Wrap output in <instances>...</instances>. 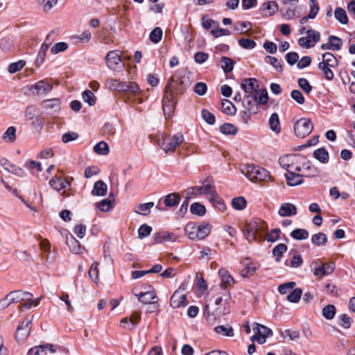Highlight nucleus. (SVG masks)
<instances>
[{"mask_svg": "<svg viewBox=\"0 0 355 355\" xmlns=\"http://www.w3.org/2000/svg\"><path fill=\"white\" fill-rule=\"evenodd\" d=\"M186 88L183 80H175L171 77L165 87L162 99L163 111L165 115L170 116L173 112L176 101V95L182 94Z\"/></svg>", "mask_w": 355, "mask_h": 355, "instance_id": "obj_1", "label": "nucleus"}, {"mask_svg": "<svg viewBox=\"0 0 355 355\" xmlns=\"http://www.w3.org/2000/svg\"><path fill=\"white\" fill-rule=\"evenodd\" d=\"M105 85L110 89L123 92L124 97L126 95L137 96L141 92L135 82H121L117 79L107 78L105 80Z\"/></svg>", "mask_w": 355, "mask_h": 355, "instance_id": "obj_2", "label": "nucleus"}, {"mask_svg": "<svg viewBox=\"0 0 355 355\" xmlns=\"http://www.w3.org/2000/svg\"><path fill=\"white\" fill-rule=\"evenodd\" d=\"M241 171L251 181H267L270 178L269 172L259 166L243 165Z\"/></svg>", "mask_w": 355, "mask_h": 355, "instance_id": "obj_3", "label": "nucleus"}, {"mask_svg": "<svg viewBox=\"0 0 355 355\" xmlns=\"http://www.w3.org/2000/svg\"><path fill=\"white\" fill-rule=\"evenodd\" d=\"M266 229L267 225L264 221L256 219L245 224L244 235L249 242H252L256 241L257 236H260Z\"/></svg>", "mask_w": 355, "mask_h": 355, "instance_id": "obj_4", "label": "nucleus"}, {"mask_svg": "<svg viewBox=\"0 0 355 355\" xmlns=\"http://www.w3.org/2000/svg\"><path fill=\"white\" fill-rule=\"evenodd\" d=\"M184 141L183 135L180 133L163 137L162 141L159 143L160 147L166 153L173 152Z\"/></svg>", "mask_w": 355, "mask_h": 355, "instance_id": "obj_5", "label": "nucleus"}, {"mask_svg": "<svg viewBox=\"0 0 355 355\" xmlns=\"http://www.w3.org/2000/svg\"><path fill=\"white\" fill-rule=\"evenodd\" d=\"M313 124L311 119L301 118L294 125V132L297 137L304 138L308 136L313 130Z\"/></svg>", "mask_w": 355, "mask_h": 355, "instance_id": "obj_6", "label": "nucleus"}, {"mask_svg": "<svg viewBox=\"0 0 355 355\" xmlns=\"http://www.w3.org/2000/svg\"><path fill=\"white\" fill-rule=\"evenodd\" d=\"M306 37H302L298 40V44L300 46L305 49L313 47L320 40V32L315 30H307Z\"/></svg>", "mask_w": 355, "mask_h": 355, "instance_id": "obj_7", "label": "nucleus"}, {"mask_svg": "<svg viewBox=\"0 0 355 355\" xmlns=\"http://www.w3.org/2000/svg\"><path fill=\"white\" fill-rule=\"evenodd\" d=\"M33 319L22 321L15 331V338L17 342H24L30 334L32 328Z\"/></svg>", "mask_w": 355, "mask_h": 355, "instance_id": "obj_8", "label": "nucleus"}, {"mask_svg": "<svg viewBox=\"0 0 355 355\" xmlns=\"http://www.w3.org/2000/svg\"><path fill=\"white\" fill-rule=\"evenodd\" d=\"M218 275L221 279V289L224 291V295L226 297L225 300H229L231 297V294L227 286L233 284L234 279L229 272L224 268H221L218 271Z\"/></svg>", "mask_w": 355, "mask_h": 355, "instance_id": "obj_9", "label": "nucleus"}, {"mask_svg": "<svg viewBox=\"0 0 355 355\" xmlns=\"http://www.w3.org/2000/svg\"><path fill=\"white\" fill-rule=\"evenodd\" d=\"M189 304L187 296L182 291H175L171 297V306L173 309L185 307Z\"/></svg>", "mask_w": 355, "mask_h": 355, "instance_id": "obj_10", "label": "nucleus"}, {"mask_svg": "<svg viewBox=\"0 0 355 355\" xmlns=\"http://www.w3.org/2000/svg\"><path fill=\"white\" fill-rule=\"evenodd\" d=\"M105 62L108 68L116 71L121 62V55L117 51H110L105 56Z\"/></svg>", "mask_w": 355, "mask_h": 355, "instance_id": "obj_11", "label": "nucleus"}, {"mask_svg": "<svg viewBox=\"0 0 355 355\" xmlns=\"http://www.w3.org/2000/svg\"><path fill=\"white\" fill-rule=\"evenodd\" d=\"M178 236L173 232L161 231L154 234L153 240L155 243H163L164 242H175Z\"/></svg>", "mask_w": 355, "mask_h": 355, "instance_id": "obj_12", "label": "nucleus"}, {"mask_svg": "<svg viewBox=\"0 0 355 355\" xmlns=\"http://www.w3.org/2000/svg\"><path fill=\"white\" fill-rule=\"evenodd\" d=\"M60 105L61 102L59 98L46 99L42 103V106L50 114H58L60 110Z\"/></svg>", "mask_w": 355, "mask_h": 355, "instance_id": "obj_13", "label": "nucleus"}, {"mask_svg": "<svg viewBox=\"0 0 355 355\" xmlns=\"http://www.w3.org/2000/svg\"><path fill=\"white\" fill-rule=\"evenodd\" d=\"M241 87L246 93V95H252L259 87L258 81L254 78H245L241 82Z\"/></svg>", "mask_w": 355, "mask_h": 355, "instance_id": "obj_14", "label": "nucleus"}, {"mask_svg": "<svg viewBox=\"0 0 355 355\" xmlns=\"http://www.w3.org/2000/svg\"><path fill=\"white\" fill-rule=\"evenodd\" d=\"M334 270L335 263L334 262H328L315 267L313 274L318 277H322L331 275Z\"/></svg>", "mask_w": 355, "mask_h": 355, "instance_id": "obj_15", "label": "nucleus"}, {"mask_svg": "<svg viewBox=\"0 0 355 355\" xmlns=\"http://www.w3.org/2000/svg\"><path fill=\"white\" fill-rule=\"evenodd\" d=\"M7 297L10 303L12 304L24 301L28 297H33V295L29 292L18 290L10 292L7 295Z\"/></svg>", "mask_w": 355, "mask_h": 355, "instance_id": "obj_16", "label": "nucleus"}, {"mask_svg": "<svg viewBox=\"0 0 355 355\" xmlns=\"http://www.w3.org/2000/svg\"><path fill=\"white\" fill-rule=\"evenodd\" d=\"M243 105L245 110L253 114L259 112V105L252 95H245L243 99Z\"/></svg>", "mask_w": 355, "mask_h": 355, "instance_id": "obj_17", "label": "nucleus"}, {"mask_svg": "<svg viewBox=\"0 0 355 355\" xmlns=\"http://www.w3.org/2000/svg\"><path fill=\"white\" fill-rule=\"evenodd\" d=\"M278 214L282 217H288L297 214V207L292 203H282L279 209Z\"/></svg>", "mask_w": 355, "mask_h": 355, "instance_id": "obj_18", "label": "nucleus"}, {"mask_svg": "<svg viewBox=\"0 0 355 355\" xmlns=\"http://www.w3.org/2000/svg\"><path fill=\"white\" fill-rule=\"evenodd\" d=\"M260 10L264 15L272 16L278 11V5L275 1H269L261 5Z\"/></svg>", "mask_w": 355, "mask_h": 355, "instance_id": "obj_19", "label": "nucleus"}, {"mask_svg": "<svg viewBox=\"0 0 355 355\" xmlns=\"http://www.w3.org/2000/svg\"><path fill=\"white\" fill-rule=\"evenodd\" d=\"M66 243L71 252L75 254H80L81 252L80 242L71 234H68L66 236Z\"/></svg>", "mask_w": 355, "mask_h": 355, "instance_id": "obj_20", "label": "nucleus"}, {"mask_svg": "<svg viewBox=\"0 0 355 355\" xmlns=\"http://www.w3.org/2000/svg\"><path fill=\"white\" fill-rule=\"evenodd\" d=\"M139 301L144 304H148L153 302L155 300H157V297L154 291H148L146 292H141L139 294H135Z\"/></svg>", "mask_w": 355, "mask_h": 355, "instance_id": "obj_21", "label": "nucleus"}, {"mask_svg": "<svg viewBox=\"0 0 355 355\" xmlns=\"http://www.w3.org/2000/svg\"><path fill=\"white\" fill-rule=\"evenodd\" d=\"M32 87L36 90V94H46L49 93L53 89V85L48 83H46L44 80H40L35 83Z\"/></svg>", "mask_w": 355, "mask_h": 355, "instance_id": "obj_22", "label": "nucleus"}, {"mask_svg": "<svg viewBox=\"0 0 355 355\" xmlns=\"http://www.w3.org/2000/svg\"><path fill=\"white\" fill-rule=\"evenodd\" d=\"M303 174L302 173H286L285 177L286 178L288 185L294 187L300 185L303 183Z\"/></svg>", "mask_w": 355, "mask_h": 355, "instance_id": "obj_23", "label": "nucleus"}, {"mask_svg": "<svg viewBox=\"0 0 355 355\" xmlns=\"http://www.w3.org/2000/svg\"><path fill=\"white\" fill-rule=\"evenodd\" d=\"M0 164L1 166H3L6 170L8 171L17 175H21V174L24 173L23 170L17 167L14 164H11L7 159L3 158L0 160Z\"/></svg>", "mask_w": 355, "mask_h": 355, "instance_id": "obj_24", "label": "nucleus"}, {"mask_svg": "<svg viewBox=\"0 0 355 355\" xmlns=\"http://www.w3.org/2000/svg\"><path fill=\"white\" fill-rule=\"evenodd\" d=\"M49 184L53 189L59 191L64 189L69 182L61 177L55 176L49 181Z\"/></svg>", "mask_w": 355, "mask_h": 355, "instance_id": "obj_25", "label": "nucleus"}, {"mask_svg": "<svg viewBox=\"0 0 355 355\" xmlns=\"http://www.w3.org/2000/svg\"><path fill=\"white\" fill-rule=\"evenodd\" d=\"M287 161L291 162V163L287 166L286 173H295L296 165H297V164H302L303 158L300 155H291L289 158L287 159Z\"/></svg>", "mask_w": 355, "mask_h": 355, "instance_id": "obj_26", "label": "nucleus"}, {"mask_svg": "<svg viewBox=\"0 0 355 355\" xmlns=\"http://www.w3.org/2000/svg\"><path fill=\"white\" fill-rule=\"evenodd\" d=\"M211 225L209 223H202L200 225H197L196 233L198 234V240L205 239L208 236L211 232Z\"/></svg>", "mask_w": 355, "mask_h": 355, "instance_id": "obj_27", "label": "nucleus"}, {"mask_svg": "<svg viewBox=\"0 0 355 355\" xmlns=\"http://www.w3.org/2000/svg\"><path fill=\"white\" fill-rule=\"evenodd\" d=\"M313 157L322 164H327L329 159L328 151L324 148H320L314 150Z\"/></svg>", "mask_w": 355, "mask_h": 355, "instance_id": "obj_28", "label": "nucleus"}, {"mask_svg": "<svg viewBox=\"0 0 355 355\" xmlns=\"http://www.w3.org/2000/svg\"><path fill=\"white\" fill-rule=\"evenodd\" d=\"M320 62H323V64L332 68L336 67L338 64L337 58L329 52H326L322 55V61Z\"/></svg>", "mask_w": 355, "mask_h": 355, "instance_id": "obj_29", "label": "nucleus"}, {"mask_svg": "<svg viewBox=\"0 0 355 355\" xmlns=\"http://www.w3.org/2000/svg\"><path fill=\"white\" fill-rule=\"evenodd\" d=\"M107 184L102 180L95 182L92 193L93 196H103L107 192Z\"/></svg>", "mask_w": 355, "mask_h": 355, "instance_id": "obj_30", "label": "nucleus"}, {"mask_svg": "<svg viewBox=\"0 0 355 355\" xmlns=\"http://www.w3.org/2000/svg\"><path fill=\"white\" fill-rule=\"evenodd\" d=\"M311 241L315 246L325 245L327 243V236L324 233L319 232L313 234Z\"/></svg>", "mask_w": 355, "mask_h": 355, "instance_id": "obj_31", "label": "nucleus"}, {"mask_svg": "<svg viewBox=\"0 0 355 355\" xmlns=\"http://www.w3.org/2000/svg\"><path fill=\"white\" fill-rule=\"evenodd\" d=\"M258 105H266L268 101V92L266 89H259L252 96Z\"/></svg>", "mask_w": 355, "mask_h": 355, "instance_id": "obj_32", "label": "nucleus"}, {"mask_svg": "<svg viewBox=\"0 0 355 355\" xmlns=\"http://www.w3.org/2000/svg\"><path fill=\"white\" fill-rule=\"evenodd\" d=\"M319 172L318 168L311 165L310 162H303V175L307 177H313Z\"/></svg>", "mask_w": 355, "mask_h": 355, "instance_id": "obj_33", "label": "nucleus"}, {"mask_svg": "<svg viewBox=\"0 0 355 355\" xmlns=\"http://www.w3.org/2000/svg\"><path fill=\"white\" fill-rule=\"evenodd\" d=\"M287 245L284 243H279L272 250V255L275 257V261L279 262L283 254L287 251Z\"/></svg>", "mask_w": 355, "mask_h": 355, "instance_id": "obj_34", "label": "nucleus"}, {"mask_svg": "<svg viewBox=\"0 0 355 355\" xmlns=\"http://www.w3.org/2000/svg\"><path fill=\"white\" fill-rule=\"evenodd\" d=\"M234 62L230 58L223 56L220 58V66L225 73H230L233 70Z\"/></svg>", "mask_w": 355, "mask_h": 355, "instance_id": "obj_35", "label": "nucleus"}, {"mask_svg": "<svg viewBox=\"0 0 355 355\" xmlns=\"http://www.w3.org/2000/svg\"><path fill=\"white\" fill-rule=\"evenodd\" d=\"M197 225L191 222L187 224L184 231L188 237L191 240H198V234L196 233Z\"/></svg>", "mask_w": 355, "mask_h": 355, "instance_id": "obj_36", "label": "nucleus"}, {"mask_svg": "<svg viewBox=\"0 0 355 355\" xmlns=\"http://www.w3.org/2000/svg\"><path fill=\"white\" fill-rule=\"evenodd\" d=\"M334 17L341 24L346 25L348 24V17L343 8H336L334 11Z\"/></svg>", "mask_w": 355, "mask_h": 355, "instance_id": "obj_37", "label": "nucleus"}, {"mask_svg": "<svg viewBox=\"0 0 355 355\" xmlns=\"http://www.w3.org/2000/svg\"><path fill=\"white\" fill-rule=\"evenodd\" d=\"M203 194L208 197V199H211L212 197L216 196L217 194L216 187L213 183H210L207 179L204 182V191Z\"/></svg>", "mask_w": 355, "mask_h": 355, "instance_id": "obj_38", "label": "nucleus"}, {"mask_svg": "<svg viewBox=\"0 0 355 355\" xmlns=\"http://www.w3.org/2000/svg\"><path fill=\"white\" fill-rule=\"evenodd\" d=\"M318 67L322 72L324 77L327 80H331L334 79V73L331 70L332 67L323 64V62H319L318 64Z\"/></svg>", "mask_w": 355, "mask_h": 355, "instance_id": "obj_39", "label": "nucleus"}, {"mask_svg": "<svg viewBox=\"0 0 355 355\" xmlns=\"http://www.w3.org/2000/svg\"><path fill=\"white\" fill-rule=\"evenodd\" d=\"M180 200V197L177 193H172L167 195L164 198V204L167 207H174L177 205Z\"/></svg>", "mask_w": 355, "mask_h": 355, "instance_id": "obj_40", "label": "nucleus"}, {"mask_svg": "<svg viewBox=\"0 0 355 355\" xmlns=\"http://www.w3.org/2000/svg\"><path fill=\"white\" fill-rule=\"evenodd\" d=\"M153 207H154V202H153L139 204L137 206L135 212L139 214L146 216L150 214V209Z\"/></svg>", "mask_w": 355, "mask_h": 355, "instance_id": "obj_41", "label": "nucleus"}, {"mask_svg": "<svg viewBox=\"0 0 355 355\" xmlns=\"http://www.w3.org/2000/svg\"><path fill=\"white\" fill-rule=\"evenodd\" d=\"M269 124L270 128L272 131L277 133H279L281 131L279 116L277 113H273L271 114L269 119Z\"/></svg>", "mask_w": 355, "mask_h": 355, "instance_id": "obj_42", "label": "nucleus"}, {"mask_svg": "<svg viewBox=\"0 0 355 355\" xmlns=\"http://www.w3.org/2000/svg\"><path fill=\"white\" fill-rule=\"evenodd\" d=\"M94 151L98 155H106L109 153L108 144L105 141H100L94 146Z\"/></svg>", "mask_w": 355, "mask_h": 355, "instance_id": "obj_43", "label": "nucleus"}, {"mask_svg": "<svg viewBox=\"0 0 355 355\" xmlns=\"http://www.w3.org/2000/svg\"><path fill=\"white\" fill-rule=\"evenodd\" d=\"M221 105L224 113L228 115H233L236 113V109L230 101L227 99L223 100Z\"/></svg>", "mask_w": 355, "mask_h": 355, "instance_id": "obj_44", "label": "nucleus"}, {"mask_svg": "<svg viewBox=\"0 0 355 355\" xmlns=\"http://www.w3.org/2000/svg\"><path fill=\"white\" fill-rule=\"evenodd\" d=\"M214 331L222 336L232 337L234 336V330L230 326L219 325L214 328Z\"/></svg>", "mask_w": 355, "mask_h": 355, "instance_id": "obj_45", "label": "nucleus"}, {"mask_svg": "<svg viewBox=\"0 0 355 355\" xmlns=\"http://www.w3.org/2000/svg\"><path fill=\"white\" fill-rule=\"evenodd\" d=\"M49 48V44L46 42H44L41 45L40 49L38 52V54H37V59H36V64L37 65H40L44 61L46 53L48 51Z\"/></svg>", "mask_w": 355, "mask_h": 355, "instance_id": "obj_46", "label": "nucleus"}, {"mask_svg": "<svg viewBox=\"0 0 355 355\" xmlns=\"http://www.w3.org/2000/svg\"><path fill=\"white\" fill-rule=\"evenodd\" d=\"M220 131L224 135H234L238 132V128L232 123H224L220 126Z\"/></svg>", "mask_w": 355, "mask_h": 355, "instance_id": "obj_47", "label": "nucleus"}, {"mask_svg": "<svg viewBox=\"0 0 355 355\" xmlns=\"http://www.w3.org/2000/svg\"><path fill=\"white\" fill-rule=\"evenodd\" d=\"M291 236L295 240H304L309 237V232L304 229H295L291 233Z\"/></svg>", "mask_w": 355, "mask_h": 355, "instance_id": "obj_48", "label": "nucleus"}, {"mask_svg": "<svg viewBox=\"0 0 355 355\" xmlns=\"http://www.w3.org/2000/svg\"><path fill=\"white\" fill-rule=\"evenodd\" d=\"M163 32L161 28L155 27L150 33L149 39L150 40L157 44L161 41L162 38Z\"/></svg>", "mask_w": 355, "mask_h": 355, "instance_id": "obj_49", "label": "nucleus"}, {"mask_svg": "<svg viewBox=\"0 0 355 355\" xmlns=\"http://www.w3.org/2000/svg\"><path fill=\"white\" fill-rule=\"evenodd\" d=\"M190 211L193 214L202 216L206 212V208L203 205L198 202L193 203L190 207Z\"/></svg>", "mask_w": 355, "mask_h": 355, "instance_id": "obj_50", "label": "nucleus"}, {"mask_svg": "<svg viewBox=\"0 0 355 355\" xmlns=\"http://www.w3.org/2000/svg\"><path fill=\"white\" fill-rule=\"evenodd\" d=\"M336 307L333 304H328L322 309V315L327 320H331L335 317Z\"/></svg>", "mask_w": 355, "mask_h": 355, "instance_id": "obj_51", "label": "nucleus"}, {"mask_svg": "<svg viewBox=\"0 0 355 355\" xmlns=\"http://www.w3.org/2000/svg\"><path fill=\"white\" fill-rule=\"evenodd\" d=\"M2 138L9 142H14L16 139V128L14 126L9 127L3 133Z\"/></svg>", "mask_w": 355, "mask_h": 355, "instance_id": "obj_52", "label": "nucleus"}, {"mask_svg": "<svg viewBox=\"0 0 355 355\" xmlns=\"http://www.w3.org/2000/svg\"><path fill=\"white\" fill-rule=\"evenodd\" d=\"M247 202L243 197H236L232 199V207L236 210H243L245 208Z\"/></svg>", "mask_w": 355, "mask_h": 355, "instance_id": "obj_53", "label": "nucleus"}, {"mask_svg": "<svg viewBox=\"0 0 355 355\" xmlns=\"http://www.w3.org/2000/svg\"><path fill=\"white\" fill-rule=\"evenodd\" d=\"M41 298H37L35 300H32V297H28L27 300H24V303L19 305V309L21 311L24 309H29L32 306H37L40 302Z\"/></svg>", "mask_w": 355, "mask_h": 355, "instance_id": "obj_54", "label": "nucleus"}, {"mask_svg": "<svg viewBox=\"0 0 355 355\" xmlns=\"http://www.w3.org/2000/svg\"><path fill=\"white\" fill-rule=\"evenodd\" d=\"M40 110L35 105H29L25 110V117L27 120L33 119L37 115L39 114Z\"/></svg>", "mask_w": 355, "mask_h": 355, "instance_id": "obj_55", "label": "nucleus"}, {"mask_svg": "<svg viewBox=\"0 0 355 355\" xmlns=\"http://www.w3.org/2000/svg\"><path fill=\"white\" fill-rule=\"evenodd\" d=\"M302 295V290L300 288L294 289L290 294L287 295V300L290 302L297 303L300 301Z\"/></svg>", "mask_w": 355, "mask_h": 355, "instance_id": "obj_56", "label": "nucleus"}, {"mask_svg": "<svg viewBox=\"0 0 355 355\" xmlns=\"http://www.w3.org/2000/svg\"><path fill=\"white\" fill-rule=\"evenodd\" d=\"M209 201L212 205L220 211H224L226 209V205L223 200L220 196L216 194V196L212 197L209 199Z\"/></svg>", "mask_w": 355, "mask_h": 355, "instance_id": "obj_57", "label": "nucleus"}, {"mask_svg": "<svg viewBox=\"0 0 355 355\" xmlns=\"http://www.w3.org/2000/svg\"><path fill=\"white\" fill-rule=\"evenodd\" d=\"M82 96L83 101L89 105H94L96 103V98L92 91L85 90L83 92Z\"/></svg>", "mask_w": 355, "mask_h": 355, "instance_id": "obj_58", "label": "nucleus"}, {"mask_svg": "<svg viewBox=\"0 0 355 355\" xmlns=\"http://www.w3.org/2000/svg\"><path fill=\"white\" fill-rule=\"evenodd\" d=\"M296 286L295 282H289L282 284H280L278 286V291L280 294L284 295L288 293L290 291L293 290Z\"/></svg>", "mask_w": 355, "mask_h": 355, "instance_id": "obj_59", "label": "nucleus"}, {"mask_svg": "<svg viewBox=\"0 0 355 355\" xmlns=\"http://www.w3.org/2000/svg\"><path fill=\"white\" fill-rule=\"evenodd\" d=\"M329 43L332 46V50L338 51L341 49L343 45V41L338 37L334 35H330L328 38Z\"/></svg>", "mask_w": 355, "mask_h": 355, "instance_id": "obj_60", "label": "nucleus"}, {"mask_svg": "<svg viewBox=\"0 0 355 355\" xmlns=\"http://www.w3.org/2000/svg\"><path fill=\"white\" fill-rule=\"evenodd\" d=\"M69 47L67 43L61 42L55 44L51 49V53L52 54H57L60 52L66 51Z\"/></svg>", "mask_w": 355, "mask_h": 355, "instance_id": "obj_61", "label": "nucleus"}, {"mask_svg": "<svg viewBox=\"0 0 355 355\" xmlns=\"http://www.w3.org/2000/svg\"><path fill=\"white\" fill-rule=\"evenodd\" d=\"M298 85L299 87L306 94H309L312 91V86L310 85L309 81L304 78H300L298 79Z\"/></svg>", "mask_w": 355, "mask_h": 355, "instance_id": "obj_62", "label": "nucleus"}, {"mask_svg": "<svg viewBox=\"0 0 355 355\" xmlns=\"http://www.w3.org/2000/svg\"><path fill=\"white\" fill-rule=\"evenodd\" d=\"M152 227L146 224L141 225L138 230V236L142 239L150 234Z\"/></svg>", "mask_w": 355, "mask_h": 355, "instance_id": "obj_63", "label": "nucleus"}, {"mask_svg": "<svg viewBox=\"0 0 355 355\" xmlns=\"http://www.w3.org/2000/svg\"><path fill=\"white\" fill-rule=\"evenodd\" d=\"M238 43L239 46L245 49H252L256 46V42L254 40L248 38L240 39Z\"/></svg>", "mask_w": 355, "mask_h": 355, "instance_id": "obj_64", "label": "nucleus"}]
</instances>
